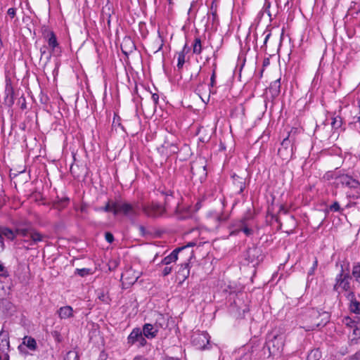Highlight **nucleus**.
<instances>
[{
  "label": "nucleus",
  "instance_id": "nucleus-1",
  "mask_svg": "<svg viewBox=\"0 0 360 360\" xmlns=\"http://www.w3.org/2000/svg\"><path fill=\"white\" fill-rule=\"evenodd\" d=\"M329 316L327 312L320 313L316 309H311L305 315L306 325L303 328L306 330H313L323 326L328 321Z\"/></svg>",
  "mask_w": 360,
  "mask_h": 360
},
{
  "label": "nucleus",
  "instance_id": "nucleus-2",
  "mask_svg": "<svg viewBox=\"0 0 360 360\" xmlns=\"http://www.w3.org/2000/svg\"><path fill=\"white\" fill-rule=\"evenodd\" d=\"M114 214L117 215L122 214L129 218H133L139 215L140 205L139 202L129 203L124 201H117V203L114 205Z\"/></svg>",
  "mask_w": 360,
  "mask_h": 360
},
{
  "label": "nucleus",
  "instance_id": "nucleus-3",
  "mask_svg": "<svg viewBox=\"0 0 360 360\" xmlns=\"http://www.w3.org/2000/svg\"><path fill=\"white\" fill-rule=\"evenodd\" d=\"M350 279L351 277L348 274H343V269L337 275L335 278V283L333 289L340 292V290L348 291L350 290Z\"/></svg>",
  "mask_w": 360,
  "mask_h": 360
},
{
  "label": "nucleus",
  "instance_id": "nucleus-4",
  "mask_svg": "<svg viewBox=\"0 0 360 360\" xmlns=\"http://www.w3.org/2000/svg\"><path fill=\"white\" fill-rule=\"evenodd\" d=\"M210 338L209 334L206 332H195L192 335L191 341L198 349H205L210 342Z\"/></svg>",
  "mask_w": 360,
  "mask_h": 360
},
{
  "label": "nucleus",
  "instance_id": "nucleus-5",
  "mask_svg": "<svg viewBox=\"0 0 360 360\" xmlns=\"http://www.w3.org/2000/svg\"><path fill=\"white\" fill-rule=\"evenodd\" d=\"M146 342L142 330L139 328H134L127 338V344L129 345H136L138 347H143Z\"/></svg>",
  "mask_w": 360,
  "mask_h": 360
},
{
  "label": "nucleus",
  "instance_id": "nucleus-6",
  "mask_svg": "<svg viewBox=\"0 0 360 360\" xmlns=\"http://www.w3.org/2000/svg\"><path fill=\"white\" fill-rule=\"evenodd\" d=\"M143 213L150 217H158L164 212L165 208L160 204L151 202L141 206Z\"/></svg>",
  "mask_w": 360,
  "mask_h": 360
},
{
  "label": "nucleus",
  "instance_id": "nucleus-7",
  "mask_svg": "<svg viewBox=\"0 0 360 360\" xmlns=\"http://www.w3.org/2000/svg\"><path fill=\"white\" fill-rule=\"evenodd\" d=\"M140 276L141 273L139 271H136L132 269H129L122 273V281L123 284L128 285H133L137 281Z\"/></svg>",
  "mask_w": 360,
  "mask_h": 360
},
{
  "label": "nucleus",
  "instance_id": "nucleus-8",
  "mask_svg": "<svg viewBox=\"0 0 360 360\" xmlns=\"http://www.w3.org/2000/svg\"><path fill=\"white\" fill-rule=\"evenodd\" d=\"M194 245V243H189L186 246H183V247H181V248H176L174 250H173L170 255H169L168 256L165 257L162 260V264H165V265H168L172 262H174L177 260L178 259V253L179 252H181L182 250H185L187 247H191Z\"/></svg>",
  "mask_w": 360,
  "mask_h": 360
},
{
  "label": "nucleus",
  "instance_id": "nucleus-9",
  "mask_svg": "<svg viewBox=\"0 0 360 360\" xmlns=\"http://www.w3.org/2000/svg\"><path fill=\"white\" fill-rule=\"evenodd\" d=\"M44 236L40 233L39 231L32 229L30 233V240H22L23 243H27L28 245H33L37 244L39 242H41L44 240Z\"/></svg>",
  "mask_w": 360,
  "mask_h": 360
},
{
  "label": "nucleus",
  "instance_id": "nucleus-10",
  "mask_svg": "<svg viewBox=\"0 0 360 360\" xmlns=\"http://www.w3.org/2000/svg\"><path fill=\"white\" fill-rule=\"evenodd\" d=\"M142 333L145 338L153 339L158 332V328L150 323H146L143 326Z\"/></svg>",
  "mask_w": 360,
  "mask_h": 360
},
{
  "label": "nucleus",
  "instance_id": "nucleus-11",
  "mask_svg": "<svg viewBox=\"0 0 360 360\" xmlns=\"http://www.w3.org/2000/svg\"><path fill=\"white\" fill-rule=\"evenodd\" d=\"M341 183L342 185L350 188H357L360 187V181H357L348 175H344L341 177Z\"/></svg>",
  "mask_w": 360,
  "mask_h": 360
},
{
  "label": "nucleus",
  "instance_id": "nucleus-12",
  "mask_svg": "<svg viewBox=\"0 0 360 360\" xmlns=\"http://www.w3.org/2000/svg\"><path fill=\"white\" fill-rule=\"evenodd\" d=\"M44 34L49 46L51 49V52H53L55 49L58 46L55 34L51 31H47Z\"/></svg>",
  "mask_w": 360,
  "mask_h": 360
},
{
  "label": "nucleus",
  "instance_id": "nucleus-13",
  "mask_svg": "<svg viewBox=\"0 0 360 360\" xmlns=\"http://www.w3.org/2000/svg\"><path fill=\"white\" fill-rule=\"evenodd\" d=\"M348 299L350 300V311L354 314H360V302L355 299L354 293L352 292H349Z\"/></svg>",
  "mask_w": 360,
  "mask_h": 360
},
{
  "label": "nucleus",
  "instance_id": "nucleus-14",
  "mask_svg": "<svg viewBox=\"0 0 360 360\" xmlns=\"http://www.w3.org/2000/svg\"><path fill=\"white\" fill-rule=\"evenodd\" d=\"M60 319H68L73 316V309L70 306L62 307L58 310Z\"/></svg>",
  "mask_w": 360,
  "mask_h": 360
},
{
  "label": "nucleus",
  "instance_id": "nucleus-15",
  "mask_svg": "<svg viewBox=\"0 0 360 360\" xmlns=\"http://www.w3.org/2000/svg\"><path fill=\"white\" fill-rule=\"evenodd\" d=\"M22 344L26 346L31 351H35L37 348L36 340L30 336H25L22 339Z\"/></svg>",
  "mask_w": 360,
  "mask_h": 360
},
{
  "label": "nucleus",
  "instance_id": "nucleus-16",
  "mask_svg": "<svg viewBox=\"0 0 360 360\" xmlns=\"http://www.w3.org/2000/svg\"><path fill=\"white\" fill-rule=\"evenodd\" d=\"M0 234L11 240H14L16 236L15 231H13L6 227H0Z\"/></svg>",
  "mask_w": 360,
  "mask_h": 360
},
{
  "label": "nucleus",
  "instance_id": "nucleus-17",
  "mask_svg": "<svg viewBox=\"0 0 360 360\" xmlns=\"http://www.w3.org/2000/svg\"><path fill=\"white\" fill-rule=\"evenodd\" d=\"M342 323L347 327L349 328L350 329H352L356 326L360 324V318H357L356 320H354L349 316H347L342 319Z\"/></svg>",
  "mask_w": 360,
  "mask_h": 360
},
{
  "label": "nucleus",
  "instance_id": "nucleus-18",
  "mask_svg": "<svg viewBox=\"0 0 360 360\" xmlns=\"http://www.w3.org/2000/svg\"><path fill=\"white\" fill-rule=\"evenodd\" d=\"M189 273L190 271L188 269V263L186 262L184 264H182L181 265L180 269L178 271V274L182 277L183 280H185L188 277Z\"/></svg>",
  "mask_w": 360,
  "mask_h": 360
},
{
  "label": "nucleus",
  "instance_id": "nucleus-19",
  "mask_svg": "<svg viewBox=\"0 0 360 360\" xmlns=\"http://www.w3.org/2000/svg\"><path fill=\"white\" fill-rule=\"evenodd\" d=\"M352 338L350 339V341L352 344H356L357 343L358 340L360 339V324L358 326H356L352 329Z\"/></svg>",
  "mask_w": 360,
  "mask_h": 360
},
{
  "label": "nucleus",
  "instance_id": "nucleus-20",
  "mask_svg": "<svg viewBox=\"0 0 360 360\" xmlns=\"http://www.w3.org/2000/svg\"><path fill=\"white\" fill-rule=\"evenodd\" d=\"M31 230H32V228H21L18 227L15 229V234L20 236L24 238L30 237V233L31 232Z\"/></svg>",
  "mask_w": 360,
  "mask_h": 360
},
{
  "label": "nucleus",
  "instance_id": "nucleus-21",
  "mask_svg": "<svg viewBox=\"0 0 360 360\" xmlns=\"http://www.w3.org/2000/svg\"><path fill=\"white\" fill-rule=\"evenodd\" d=\"M202 43L200 38H195L193 44V52L195 54H200L202 52Z\"/></svg>",
  "mask_w": 360,
  "mask_h": 360
},
{
  "label": "nucleus",
  "instance_id": "nucleus-22",
  "mask_svg": "<svg viewBox=\"0 0 360 360\" xmlns=\"http://www.w3.org/2000/svg\"><path fill=\"white\" fill-rule=\"evenodd\" d=\"M321 357V353L318 349H314L310 351L308 354L307 360H319Z\"/></svg>",
  "mask_w": 360,
  "mask_h": 360
},
{
  "label": "nucleus",
  "instance_id": "nucleus-23",
  "mask_svg": "<svg viewBox=\"0 0 360 360\" xmlns=\"http://www.w3.org/2000/svg\"><path fill=\"white\" fill-rule=\"evenodd\" d=\"M185 49H186V46H184L183 51L178 53L177 67L179 69H181L183 68V66L185 63V61H186V60H185L186 56H185V53H184Z\"/></svg>",
  "mask_w": 360,
  "mask_h": 360
},
{
  "label": "nucleus",
  "instance_id": "nucleus-24",
  "mask_svg": "<svg viewBox=\"0 0 360 360\" xmlns=\"http://www.w3.org/2000/svg\"><path fill=\"white\" fill-rule=\"evenodd\" d=\"M352 276L355 281L360 284V263H357L353 266Z\"/></svg>",
  "mask_w": 360,
  "mask_h": 360
},
{
  "label": "nucleus",
  "instance_id": "nucleus-25",
  "mask_svg": "<svg viewBox=\"0 0 360 360\" xmlns=\"http://www.w3.org/2000/svg\"><path fill=\"white\" fill-rule=\"evenodd\" d=\"M342 120L340 116H336L333 117V120L331 122L332 129L334 130H337L342 127Z\"/></svg>",
  "mask_w": 360,
  "mask_h": 360
},
{
  "label": "nucleus",
  "instance_id": "nucleus-26",
  "mask_svg": "<svg viewBox=\"0 0 360 360\" xmlns=\"http://www.w3.org/2000/svg\"><path fill=\"white\" fill-rule=\"evenodd\" d=\"M47 47L46 46H43L40 48V53H41V60L44 58L46 59V62H49L51 60V55L53 52L47 53L46 52Z\"/></svg>",
  "mask_w": 360,
  "mask_h": 360
},
{
  "label": "nucleus",
  "instance_id": "nucleus-27",
  "mask_svg": "<svg viewBox=\"0 0 360 360\" xmlns=\"http://www.w3.org/2000/svg\"><path fill=\"white\" fill-rule=\"evenodd\" d=\"M116 203H117V201L112 202L109 200L104 207H102L103 211L106 212H112L114 214V205H115Z\"/></svg>",
  "mask_w": 360,
  "mask_h": 360
},
{
  "label": "nucleus",
  "instance_id": "nucleus-28",
  "mask_svg": "<svg viewBox=\"0 0 360 360\" xmlns=\"http://www.w3.org/2000/svg\"><path fill=\"white\" fill-rule=\"evenodd\" d=\"M233 178L235 181V184H236L237 187L239 188L238 192L242 193L245 188V182L243 181V179L239 176H237L236 178L233 176Z\"/></svg>",
  "mask_w": 360,
  "mask_h": 360
},
{
  "label": "nucleus",
  "instance_id": "nucleus-29",
  "mask_svg": "<svg viewBox=\"0 0 360 360\" xmlns=\"http://www.w3.org/2000/svg\"><path fill=\"white\" fill-rule=\"evenodd\" d=\"M259 253V250L256 248H250L248 251L249 260L252 262L255 260V257Z\"/></svg>",
  "mask_w": 360,
  "mask_h": 360
},
{
  "label": "nucleus",
  "instance_id": "nucleus-30",
  "mask_svg": "<svg viewBox=\"0 0 360 360\" xmlns=\"http://www.w3.org/2000/svg\"><path fill=\"white\" fill-rule=\"evenodd\" d=\"M65 360H79V356L75 351H70L67 353Z\"/></svg>",
  "mask_w": 360,
  "mask_h": 360
},
{
  "label": "nucleus",
  "instance_id": "nucleus-31",
  "mask_svg": "<svg viewBox=\"0 0 360 360\" xmlns=\"http://www.w3.org/2000/svg\"><path fill=\"white\" fill-rule=\"evenodd\" d=\"M270 89L274 90L276 94L280 91V79L275 80L271 84Z\"/></svg>",
  "mask_w": 360,
  "mask_h": 360
},
{
  "label": "nucleus",
  "instance_id": "nucleus-32",
  "mask_svg": "<svg viewBox=\"0 0 360 360\" xmlns=\"http://www.w3.org/2000/svg\"><path fill=\"white\" fill-rule=\"evenodd\" d=\"M76 273L80 276H85L91 274V269H77Z\"/></svg>",
  "mask_w": 360,
  "mask_h": 360
},
{
  "label": "nucleus",
  "instance_id": "nucleus-33",
  "mask_svg": "<svg viewBox=\"0 0 360 360\" xmlns=\"http://www.w3.org/2000/svg\"><path fill=\"white\" fill-rule=\"evenodd\" d=\"M168 146H169V153H176L177 152V147L176 145L174 144H170L169 145L168 143H166V144H164L162 145V148H167Z\"/></svg>",
  "mask_w": 360,
  "mask_h": 360
},
{
  "label": "nucleus",
  "instance_id": "nucleus-34",
  "mask_svg": "<svg viewBox=\"0 0 360 360\" xmlns=\"http://www.w3.org/2000/svg\"><path fill=\"white\" fill-rule=\"evenodd\" d=\"M98 297L100 300H101L103 302H108V297L103 291H101L98 293Z\"/></svg>",
  "mask_w": 360,
  "mask_h": 360
},
{
  "label": "nucleus",
  "instance_id": "nucleus-35",
  "mask_svg": "<svg viewBox=\"0 0 360 360\" xmlns=\"http://www.w3.org/2000/svg\"><path fill=\"white\" fill-rule=\"evenodd\" d=\"M330 210L333 212H338L340 210V205L338 202H335L330 207Z\"/></svg>",
  "mask_w": 360,
  "mask_h": 360
},
{
  "label": "nucleus",
  "instance_id": "nucleus-36",
  "mask_svg": "<svg viewBox=\"0 0 360 360\" xmlns=\"http://www.w3.org/2000/svg\"><path fill=\"white\" fill-rule=\"evenodd\" d=\"M241 231L247 236H249L250 235L252 234L253 233V231L252 229L244 226L242 229H241Z\"/></svg>",
  "mask_w": 360,
  "mask_h": 360
},
{
  "label": "nucleus",
  "instance_id": "nucleus-37",
  "mask_svg": "<svg viewBox=\"0 0 360 360\" xmlns=\"http://www.w3.org/2000/svg\"><path fill=\"white\" fill-rule=\"evenodd\" d=\"M209 218L210 219H213L216 221V225H217L218 223L222 220L221 216H219V214H210Z\"/></svg>",
  "mask_w": 360,
  "mask_h": 360
},
{
  "label": "nucleus",
  "instance_id": "nucleus-38",
  "mask_svg": "<svg viewBox=\"0 0 360 360\" xmlns=\"http://www.w3.org/2000/svg\"><path fill=\"white\" fill-rule=\"evenodd\" d=\"M105 238L108 243H112L114 240L113 235L110 232L105 233Z\"/></svg>",
  "mask_w": 360,
  "mask_h": 360
},
{
  "label": "nucleus",
  "instance_id": "nucleus-39",
  "mask_svg": "<svg viewBox=\"0 0 360 360\" xmlns=\"http://www.w3.org/2000/svg\"><path fill=\"white\" fill-rule=\"evenodd\" d=\"M316 267H317V260H314V262L313 263V266L311 267V269L308 271V274L313 275Z\"/></svg>",
  "mask_w": 360,
  "mask_h": 360
},
{
  "label": "nucleus",
  "instance_id": "nucleus-40",
  "mask_svg": "<svg viewBox=\"0 0 360 360\" xmlns=\"http://www.w3.org/2000/svg\"><path fill=\"white\" fill-rule=\"evenodd\" d=\"M172 267L170 266H165L162 271L163 276H167L172 272Z\"/></svg>",
  "mask_w": 360,
  "mask_h": 360
},
{
  "label": "nucleus",
  "instance_id": "nucleus-41",
  "mask_svg": "<svg viewBox=\"0 0 360 360\" xmlns=\"http://www.w3.org/2000/svg\"><path fill=\"white\" fill-rule=\"evenodd\" d=\"M7 13L11 18H13L15 15V9L13 8H8Z\"/></svg>",
  "mask_w": 360,
  "mask_h": 360
},
{
  "label": "nucleus",
  "instance_id": "nucleus-42",
  "mask_svg": "<svg viewBox=\"0 0 360 360\" xmlns=\"http://www.w3.org/2000/svg\"><path fill=\"white\" fill-rule=\"evenodd\" d=\"M215 77H216V74H215V71L214 70L212 72V75L211 76V79H210V84L212 86H213L215 83Z\"/></svg>",
  "mask_w": 360,
  "mask_h": 360
},
{
  "label": "nucleus",
  "instance_id": "nucleus-43",
  "mask_svg": "<svg viewBox=\"0 0 360 360\" xmlns=\"http://www.w3.org/2000/svg\"><path fill=\"white\" fill-rule=\"evenodd\" d=\"M152 99L153 101H154V103L156 104L158 101V99H159V96L156 94H153L152 95Z\"/></svg>",
  "mask_w": 360,
  "mask_h": 360
},
{
  "label": "nucleus",
  "instance_id": "nucleus-44",
  "mask_svg": "<svg viewBox=\"0 0 360 360\" xmlns=\"http://www.w3.org/2000/svg\"><path fill=\"white\" fill-rule=\"evenodd\" d=\"M277 340H278L277 337H274V340H271L269 341L268 347H269V349H270V345L272 344L273 346H274V341H276Z\"/></svg>",
  "mask_w": 360,
  "mask_h": 360
},
{
  "label": "nucleus",
  "instance_id": "nucleus-45",
  "mask_svg": "<svg viewBox=\"0 0 360 360\" xmlns=\"http://www.w3.org/2000/svg\"><path fill=\"white\" fill-rule=\"evenodd\" d=\"M212 21H213V22L217 21V13H216V11L212 12Z\"/></svg>",
  "mask_w": 360,
  "mask_h": 360
},
{
  "label": "nucleus",
  "instance_id": "nucleus-46",
  "mask_svg": "<svg viewBox=\"0 0 360 360\" xmlns=\"http://www.w3.org/2000/svg\"><path fill=\"white\" fill-rule=\"evenodd\" d=\"M171 198H172V195H167V198H166V200H165V204L167 206H169V202H170V200Z\"/></svg>",
  "mask_w": 360,
  "mask_h": 360
},
{
  "label": "nucleus",
  "instance_id": "nucleus-47",
  "mask_svg": "<svg viewBox=\"0 0 360 360\" xmlns=\"http://www.w3.org/2000/svg\"><path fill=\"white\" fill-rule=\"evenodd\" d=\"M292 1H293V0H288V1H286L285 4V6H287V7H288V8H289V7H290V6H292Z\"/></svg>",
  "mask_w": 360,
  "mask_h": 360
},
{
  "label": "nucleus",
  "instance_id": "nucleus-48",
  "mask_svg": "<svg viewBox=\"0 0 360 360\" xmlns=\"http://www.w3.org/2000/svg\"><path fill=\"white\" fill-rule=\"evenodd\" d=\"M0 243H1V248H4V236H1V234H0Z\"/></svg>",
  "mask_w": 360,
  "mask_h": 360
},
{
  "label": "nucleus",
  "instance_id": "nucleus-49",
  "mask_svg": "<svg viewBox=\"0 0 360 360\" xmlns=\"http://www.w3.org/2000/svg\"><path fill=\"white\" fill-rule=\"evenodd\" d=\"M288 142H289L288 138H286V139H283L281 144H282V146H286L288 145Z\"/></svg>",
  "mask_w": 360,
  "mask_h": 360
},
{
  "label": "nucleus",
  "instance_id": "nucleus-50",
  "mask_svg": "<svg viewBox=\"0 0 360 360\" xmlns=\"http://www.w3.org/2000/svg\"><path fill=\"white\" fill-rule=\"evenodd\" d=\"M94 210H95L96 212H101V211H103V209H102V207H95V208H94Z\"/></svg>",
  "mask_w": 360,
  "mask_h": 360
},
{
  "label": "nucleus",
  "instance_id": "nucleus-51",
  "mask_svg": "<svg viewBox=\"0 0 360 360\" xmlns=\"http://www.w3.org/2000/svg\"><path fill=\"white\" fill-rule=\"evenodd\" d=\"M269 37H270V34H268L265 37L264 41V44H266V41H267L268 39L269 38Z\"/></svg>",
  "mask_w": 360,
  "mask_h": 360
},
{
  "label": "nucleus",
  "instance_id": "nucleus-52",
  "mask_svg": "<svg viewBox=\"0 0 360 360\" xmlns=\"http://www.w3.org/2000/svg\"><path fill=\"white\" fill-rule=\"evenodd\" d=\"M5 342H6V345L7 346H8V345H9V341H8V340H5Z\"/></svg>",
  "mask_w": 360,
  "mask_h": 360
},
{
  "label": "nucleus",
  "instance_id": "nucleus-53",
  "mask_svg": "<svg viewBox=\"0 0 360 360\" xmlns=\"http://www.w3.org/2000/svg\"><path fill=\"white\" fill-rule=\"evenodd\" d=\"M84 210H85L84 207H81V211H82V212H84Z\"/></svg>",
  "mask_w": 360,
  "mask_h": 360
},
{
  "label": "nucleus",
  "instance_id": "nucleus-54",
  "mask_svg": "<svg viewBox=\"0 0 360 360\" xmlns=\"http://www.w3.org/2000/svg\"><path fill=\"white\" fill-rule=\"evenodd\" d=\"M22 240H30V238L29 237H27V238H24Z\"/></svg>",
  "mask_w": 360,
  "mask_h": 360
},
{
  "label": "nucleus",
  "instance_id": "nucleus-55",
  "mask_svg": "<svg viewBox=\"0 0 360 360\" xmlns=\"http://www.w3.org/2000/svg\"><path fill=\"white\" fill-rule=\"evenodd\" d=\"M172 0H168V1H169V4H172Z\"/></svg>",
  "mask_w": 360,
  "mask_h": 360
},
{
  "label": "nucleus",
  "instance_id": "nucleus-56",
  "mask_svg": "<svg viewBox=\"0 0 360 360\" xmlns=\"http://www.w3.org/2000/svg\"><path fill=\"white\" fill-rule=\"evenodd\" d=\"M21 347H22V345H20V346L18 347V349H21Z\"/></svg>",
  "mask_w": 360,
  "mask_h": 360
},
{
  "label": "nucleus",
  "instance_id": "nucleus-57",
  "mask_svg": "<svg viewBox=\"0 0 360 360\" xmlns=\"http://www.w3.org/2000/svg\"><path fill=\"white\" fill-rule=\"evenodd\" d=\"M161 46H160L158 48V51H159V50H160V49H161Z\"/></svg>",
  "mask_w": 360,
  "mask_h": 360
}]
</instances>
